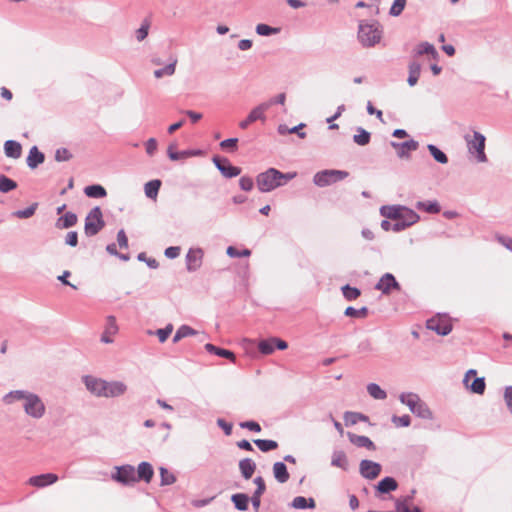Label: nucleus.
<instances>
[{"instance_id":"f257e3e1","label":"nucleus","mask_w":512,"mask_h":512,"mask_svg":"<svg viewBox=\"0 0 512 512\" xmlns=\"http://www.w3.org/2000/svg\"><path fill=\"white\" fill-rule=\"evenodd\" d=\"M2 402L5 405H13L19 402L25 415L34 420L42 419L47 412L46 404L42 397L30 390L10 391L2 397Z\"/></svg>"},{"instance_id":"f03ea898","label":"nucleus","mask_w":512,"mask_h":512,"mask_svg":"<svg viewBox=\"0 0 512 512\" xmlns=\"http://www.w3.org/2000/svg\"><path fill=\"white\" fill-rule=\"evenodd\" d=\"M297 176L296 172L282 173L275 168H269L256 178L257 187L261 192H270Z\"/></svg>"},{"instance_id":"7ed1b4c3","label":"nucleus","mask_w":512,"mask_h":512,"mask_svg":"<svg viewBox=\"0 0 512 512\" xmlns=\"http://www.w3.org/2000/svg\"><path fill=\"white\" fill-rule=\"evenodd\" d=\"M380 213L387 219L399 218L408 227L417 223L420 219L419 215L415 211L401 205L382 206Z\"/></svg>"},{"instance_id":"20e7f679","label":"nucleus","mask_w":512,"mask_h":512,"mask_svg":"<svg viewBox=\"0 0 512 512\" xmlns=\"http://www.w3.org/2000/svg\"><path fill=\"white\" fill-rule=\"evenodd\" d=\"M402 404L406 405L416 416L423 419H432L433 414L426 403L415 393H402L399 397Z\"/></svg>"},{"instance_id":"39448f33","label":"nucleus","mask_w":512,"mask_h":512,"mask_svg":"<svg viewBox=\"0 0 512 512\" xmlns=\"http://www.w3.org/2000/svg\"><path fill=\"white\" fill-rule=\"evenodd\" d=\"M464 140L467 144L468 152L473 155L479 163L488 161L485 154L486 138L480 132L474 131L472 135L466 134Z\"/></svg>"},{"instance_id":"423d86ee","label":"nucleus","mask_w":512,"mask_h":512,"mask_svg":"<svg viewBox=\"0 0 512 512\" xmlns=\"http://www.w3.org/2000/svg\"><path fill=\"white\" fill-rule=\"evenodd\" d=\"M382 37V32L377 22L361 23L359 25L358 38L362 45L366 47L374 46L379 43Z\"/></svg>"},{"instance_id":"0eeeda50","label":"nucleus","mask_w":512,"mask_h":512,"mask_svg":"<svg viewBox=\"0 0 512 512\" xmlns=\"http://www.w3.org/2000/svg\"><path fill=\"white\" fill-rule=\"evenodd\" d=\"M349 176V173L343 170L327 169L317 172L313 177L316 186L325 187L341 181Z\"/></svg>"},{"instance_id":"6e6552de","label":"nucleus","mask_w":512,"mask_h":512,"mask_svg":"<svg viewBox=\"0 0 512 512\" xmlns=\"http://www.w3.org/2000/svg\"><path fill=\"white\" fill-rule=\"evenodd\" d=\"M104 227L102 211L99 207H94L85 219V234L87 236L96 235Z\"/></svg>"},{"instance_id":"1a4fd4ad","label":"nucleus","mask_w":512,"mask_h":512,"mask_svg":"<svg viewBox=\"0 0 512 512\" xmlns=\"http://www.w3.org/2000/svg\"><path fill=\"white\" fill-rule=\"evenodd\" d=\"M111 479L122 484L130 485L137 482L136 470L132 465L116 466Z\"/></svg>"},{"instance_id":"9d476101","label":"nucleus","mask_w":512,"mask_h":512,"mask_svg":"<svg viewBox=\"0 0 512 512\" xmlns=\"http://www.w3.org/2000/svg\"><path fill=\"white\" fill-rule=\"evenodd\" d=\"M83 382L86 389L96 397H105L106 380L94 376H84Z\"/></svg>"},{"instance_id":"9b49d317","label":"nucleus","mask_w":512,"mask_h":512,"mask_svg":"<svg viewBox=\"0 0 512 512\" xmlns=\"http://www.w3.org/2000/svg\"><path fill=\"white\" fill-rule=\"evenodd\" d=\"M427 328L439 335L445 336L451 332L452 324L445 317H433L427 321Z\"/></svg>"},{"instance_id":"f8f14e48","label":"nucleus","mask_w":512,"mask_h":512,"mask_svg":"<svg viewBox=\"0 0 512 512\" xmlns=\"http://www.w3.org/2000/svg\"><path fill=\"white\" fill-rule=\"evenodd\" d=\"M213 163L224 177L232 178L238 176L241 173V169L231 165L230 161L226 158L215 156L213 157Z\"/></svg>"},{"instance_id":"ddd939ff","label":"nucleus","mask_w":512,"mask_h":512,"mask_svg":"<svg viewBox=\"0 0 512 512\" xmlns=\"http://www.w3.org/2000/svg\"><path fill=\"white\" fill-rule=\"evenodd\" d=\"M267 111L266 104H259L253 108L248 114L247 118L239 123L241 129H247L249 125L257 120L264 122L266 120L265 112Z\"/></svg>"},{"instance_id":"4468645a","label":"nucleus","mask_w":512,"mask_h":512,"mask_svg":"<svg viewBox=\"0 0 512 512\" xmlns=\"http://www.w3.org/2000/svg\"><path fill=\"white\" fill-rule=\"evenodd\" d=\"M476 374V370H468L464 376L463 383L466 386V388L470 389L473 393L481 395L484 393L486 387L484 378H476L471 384H469L470 378L472 376H475Z\"/></svg>"},{"instance_id":"2eb2a0df","label":"nucleus","mask_w":512,"mask_h":512,"mask_svg":"<svg viewBox=\"0 0 512 512\" xmlns=\"http://www.w3.org/2000/svg\"><path fill=\"white\" fill-rule=\"evenodd\" d=\"M375 289L380 290L383 294H389L392 289L399 290L400 285L391 273H386L380 278Z\"/></svg>"},{"instance_id":"dca6fc26","label":"nucleus","mask_w":512,"mask_h":512,"mask_svg":"<svg viewBox=\"0 0 512 512\" xmlns=\"http://www.w3.org/2000/svg\"><path fill=\"white\" fill-rule=\"evenodd\" d=\"M203 250L200 248L190 249L186 255V266L190 272L198 270L202 265Z\"/></svg>"},{"instance_id":"f3484780","label":"nucleus","mask_w":512,"mask_h":512,"mask_svg":"<svg viewBox=\"0 0 512 512\" xmlns=\"http://www.w3.org/2000/svg\"><path fill=\"white\" fill-rule=\"evenodd\" d=\"M381 472V465L371 460L360 462V473L364 478L375 479Z\"/></svg>"},{"instance_id":"a211bd4d","label":"nucleus","mask_w":512,"mask_h":512,"mask_svg":"<svg viewBox=\"0 0 512 512\" xmlns=\"http://www.w3.org/2000/svg\"><path fill=\"white\" fill-rule=\"evenodd\" d=\"M391 146L396 150L399 158H409L410 152L417 150L419 144L415 140H409L403 143L391 142Z\"/></svg>"},{"instance_id":"6ab92c4d","label":"nucleus","mask_w":512,"mask_h":512,"mask_svg":"<svg viewBox=\"0 0 512 512\" xmlns=\"http://www.w3.org/2000/svg\"><path fill=\"white\" fill-rule=\"evenodd\" d=\"M58 481V476L54 473H46L32 476L28 480V484L37 488H43L52 485Z\"/></svg>"},{"instance_id":"aec40b11","label":"nucleus","mask_w":512,"mask_h":512,"mask_svg":"<svg viewBox=\"0 0 512 512\" xmlns=\"http://www.w3.org/2000/svg\"><path fill=\"white\" fill-rule=\"evenodd\" d=\"M127 385L122 381H106L105 398H114L127 392Z\"/></svg>"},{"instance_id":"412c9836","label":"nucleus","mask_w":512,"mask_h":512,"mask_svg":"<svg viewBox=\"0 0 512 512\" xmlns=\"http://www.w3.org/2000/svg\"><path fill=\"white\" fill-rule=\"evenodd\" d=\"M167 153H168L169 158L172 161H176V160H179V159H182V158L202 155V151L201 150H185V151L178 152V151H176V145L175 144H170L169 145V147L167 149Z\"/></svg>"},{"instance_id":"4be33fe9","label":"nucleus","mask_w":512,"mask_h":512,"mask_svg":"<svg viewBox=\"0 0 512 512\" xmlns=\"http://www.w3.org/2000/svg\"><path fill=\"white\" fill-rule=\"evenodd\" d=\"M154 475L153 467L148 462H141L136 470L137 481L143 480L149 483Z\"/></svg>"},{"instance_id":"5701e85b","label":"nucleus","mask_w":512,"mask_h":512,"mask_svg":"<svg viewBox=\"0 0 512 512\" xmlns=\"http://www.w3.org/2000/svg\"><path fill=\"white\" fill-rule=\"evenodd\" d=\"M118 331V326L116 324V319L113 316H109L107 318V325L105 332L101 337V341L104 343H111L113 341L112 336L115 335Z\"/></svg>"},{"instance_id":"b1692460","label":"nucleus","mask_w":512,"mask_h":512,"mask_svg":"<svg viewBox=\"0 0 512 512\" xmlns=\"http://www.w3.org/2000/svg\"><path fill=\"white\" fill-rule=\"evenodd\" d=\"M44 154L38 150L36 146H33L27 157V165L31 169H35L39 164L44 162Z\"/></svg>"},{"instance_id":"393cba45","label":"nucleus","mask_w":512,"mask_h":512,"mask_svg":"<svg viewBox=\"0 0 512 512\" xmlns=\"http://www.w3.org/2000/svg\"><path fill=\"white\" fill-rule=\"evenodd\" d=\"M348 438L351 443L358 447H364L368 450H375L374 443L367 436L348 433Z\"/></svg>"},{"instance_id":"a878e982","label":"nucleus","mask_w":512,"mask_h":512,"mask_svg":"<svg viewBox=\"0 0 512 512\" xmlns=\"http://www.w3.org/2000/svg\"><path fill=\"white\" fill-rule=\"evenodd\" d=\"M4 151L7 157L17 159L21 156L22 147L14 140H7L4 144Z\"/></svg>"},{"instance_id":"bb28decb","label":"nucleus","mask_w":512,"mask_h":512,"mask_svg":"<svg viewBox=\"0 0 512 512\" xmlns=\"http://www.w3.org/2000/svg\"><path fill=\"white\" fill-rule=\"evenodd\" d=\"M239 469L245 479H250L255 472L256 464L250 458H245L239 462Z\"/></svg>"},{"instance_id":"cd10ccee","label":"nucleus","mask_w":512,"mask_h":512,"mask_svg":"<svg viewBox=\"0 0 512 512\" xmlns=\"http://www.w3.org/2000/svg\"><path fill=\"white\" fill-rule=\"evenodd\" d=\"M273 474L279 483H285L289 480V473L287 467L283 462H276L273 465Z\"/></svg>"},{"instance_id":"c85d7f7f","label":"nucleus","mask_w":512,"mask_h":512,"mask_svg":"<svg viewBox=\"0 0 512 512\" xmlns=\"http://www.w3.org/2000/svg\"><path fill=\"white\" fill-rule=\"evenodd\" d=\"M331 465L334 467L341 468L343 470L348 469V459L345 452L339 450L334 451L331 457Z\"/></svg>"},{"instance_id":"c756f323","label":"nucleus","mask_w":512,"mask_h":512,"mask_svg":"<svg viewBox=\"0 0 512 512\" xmlns=\"http://www.w3.org/2000/svg\"><path fill=\"white\" fill-rule=\"evenodd\" d=\"M77 220L78 218L75 213L67 212L57 220L56 226L60 229L70 228L77 223Z\"/></svg>"},{"instance_id":"7c9ffc66","label":"nucleus","mask_w":512,"mask_h":512,"mask_svg":"<svg viewBox=\"0 0 512 512\" xmlns=\"http://www.w3.org/2000/svg\"><path fill=\"white\" fill-rule=\"evenodd\" d=\"M416 208L430 214L439 213L441 207L437 201H418Z\"/></svg>"},{"instance_id":"2f4dec72","label":"nucleus","mask_w":512,"mask_h":512,"mask_svg":"<svg viewBox=\"0 0 512 512\" xmlns=\"http://www.w3.org/2000/svg\"><path fill=\"white\" fill-rule=\"evenodd\" d=\"M291 506L295 509L315 508L316 504L313 498L297 496L293 499Z\"/></svg>"},{"instance_id":"473e14b6","label":"nucleus","mask_w":512,"mask_h":512,"mask_svg":"<svg viewBox=\"0 0 512 512\" xmlns=\"http://www.w3.org/2000/svg\"><path fill=\"white\" fill-rule=\"evenodd\" d=\"M161 186L160 180H151L144 186L145 195L150 199H156Z\"/></svg>"},{"instance_id":"72a5a7b5","label":"nucleus","mask_w":512,"mask_h":512,"mask_svg":"<svg viewBox=\"0 0 512 512\" xmlns=\"http://www.w3.org/2000/svg\"><path fill=\"white\" fill-rule=\"evenodd\" d=\"M176 64H177V59L174 58L173 60H171V62L166 65L164 68H161V69H157L154 71V76L155 78L157 79H160L164 76H172L174 73H175V70H176Z\"/></svg>"},{"instance_id":"f704fd0d","label":"nucleus","mask_w":512,"mask_h":512,"mask_svg":"<svg viewBox=\"0 0 512 512\" xmlns=\"http://www.w3.org/2000/svg\"><path fill=\"white\" fill-rule=\"evenodd\" d=\"M205 349L210 353H214L220 357H224V358L230 359L232 361H235V355L230 350L218 348L210 343L205 345Z\"/></svg>"},{"instance_id":"c9c22d12","label":"nucleus","mask_w":512,"mask_h":512,"mask_svg":"<svg viewBox=\"0 0 512 512\" xmlns=\"http://www.w3.org/2000/svg\"><path fill=\"white\" fill-rule=\"evenodd\" d=\"M396 488L397 482L391 477H385L377 485V489L381 493H388L390 491H394Z\"/></svg>"},{"instance_id":"e433bc0d","label":"nucleus","mask_w":512,"mask_h":512,"mask_svg":"<svg viewBox=\"0 0 512 512\" xmlns=\"http://www.w3.org/2000/svg\"><path fill=\"white\" fill-rule=\"evenodd\" d=\"M367 392L372 398L377 400H384L387 397V393L376 383L368 384Z\"/></svg>"},{"instance_id":"4c0bfd02","label":"nucleus","mask_w":512,"mask_h":512,"mask_svg":"<svg viewBox=\"0 0 512 512\" xmlns=\"http://www.w3.org/2000/svg\"><path fill=\"white\" fill-rule=\"evenodd\" d=\"M231 500L238 510H240V511L247 510L249 498L246 494H243V493L234 494V495H232Z\"/></svg>"},{"instance_id":"58836bf2","label":"nucleus","mask_w":512,"mask_h":512,"mask_svg":"<svg viewBox=\"0 0 512 512\" xmlns=\"http://www.w3.org/2000/svg\"><path fill=\"white\" fill-rule=\"evenodd\" d=\"M85 194L90 198H102L106 196V190L101 185H90L84 189Z\"/></svg>"},{"instance_id":"ea45409f","label":"nucleus","mask_w":512,"mask_h":512,"mask_svg":"<svg viewBox=\"0 0 512 512\" xmlns=\"http://www.w3.org/2000/svg\"><path fill=\"white\" fill-rule=\"evenodd\" d=\"M420 71L421 66L419 63L412 62L409 65V77L407 81L410 86H414L417 83L420 76Z\"/></svg>"},{"instance_id":"a19ab883","label":"nucleus","mask_w":512,"mask_h":512,"mask_svg":"<svg viewBox=\"0 0 512 512\" xmlns=\"http://www.w3.org/2000/svg\"><path fill=\"white\" fill-rule=\"evenodd\" d=\"M357 131L358 134L353 136L354 142L360 146L367 145L370 142V133L361 127H359Z\"/></svg>"},{"instance_id":"79ce46f5","label":"nucleus","mask_w":512,"mask_h":512,"mask_svg":"<svg viewBox=\"0 0 512 512\" xmlns=\"http://www.w3.org/2000/svg\"><path fill=\"white\" fill-rule=\"evenodd\" d=\"M427 148L430 154L437 162L441 164H446L448 162V157L446 156V154L442 152L440 149H438L435 145L429 144Z\"/></svg>"},{"instance_id":"37998d69","label":"nucleus","mask_w":512,"mask_h":512,"mask_svg":"<svg viewBox=\"0 0 512 512\" xmlns=\"http://www.w3.org/2000/svg\"><path fill=\"white\" fill-rule=\"evenodd\" d=\"M254 443L263 452H268L278 447L277 442L274 440L256 439Z\"/></svg>"},{"instance_id":"c03bdc74","label":"nucleus","mask_w":512,"mask_h":512,"mask_svg":"<svg viewBox=\"0 0 512 512\" xmlns=\"http://www.w3.org/2000/svg\"><path fill=\"white\" fill-rule=\"evenodd\" d=\"M17 187V183L6 177L5 175L0 176V191L2 193H8Z\"/></svg>"},{"instance_id":"a18cd8bd","label":"nucleus","mask_w":512,"mask_h":512,"mask_svg":"<svg viewBox=\"0 0 512 512\" xmlns=\"http://www.w3.org/2000/svg\"><path fill=\"white\" fill-rule=\"evenodd\" d=\"M37 203H34L32 204L31 206L27 207L26 209H23V210H17L15 212H13V216L16 217V218H19V219H27V218H30L32 217L34 214H35V211H36V208H37Z\"/></svg>"},{"instance_id":"49530a36","label":"nucleus","mask_w":512,"mask_h":512,"mask_svg":"<svg viewBox=\"0 0 512 512\" xmlns=\"http://www.w3.org/2000/svg\"><path fill=\"white\" fill-rule=\"evenodd\" d=\"M259 351L264 355H269L273 353L275 344L273 338L262 340L258 344Z\"/></svg>"},{"instance_id":"de8ad7c7","label":"nucleus","mask_w":512,"mask_h":512,"mask_svg":"<svg viewBox=\"0 0 512 512\" xmlns=\"http://www.w3.org/2000/svg\"><path fill=\"white\" fill-rule=\"evenodd\" d=\"M160 477H161V485H171L176 481V477L169 472L166 468L160 467L159 468Z\"/></svg>"},{"instance_id":"09e8293b","label":"nucleus","mask_w":512,"mask_h":512,"mask_svg":"<svg viewBox=\"0 0 512 512\" xmlns=\"http://www.w3.org/2000/svg\"><path fill=\"white\" fill-rule=\"evenodd\" d=\"M413 495L406 496L402 499H398L396 501V512H411L409 507L410 502L412 501Z\"/></svg>"},{"instance_id":"8fccbe9b","label":"nucleus","mask_w":512,"mask_h":512,"mask_svg":"<svg viewBox=\"0 0 512 512\" xmlns=\"http://www.w3.org/2000/svg\"><path fill=\"white\" fill-rule=\"evenodd\" d=\"M365 419H366V417L363 414L357 413V412H346L344 414V420H345L346 425H354L358 421H362Z\"/></svg>"},{"instance_id":"3c124183","label":"nucleus","mask_w":512,"mask_h":512,"mask_svg":"<svg viewBox=\"0 0 512 512\" xmlns=\"http://www.w3.org/2000/svg\"><path fill=\"white\" fill-rule=\"evenodd\" d=\"M342 292H343L344 297L350 301L355 300L360 296V290L358 288L351 287L349 285L343 286Z\"/></svg>"},{"instance_id":"603ef678","label":"nucleus","mask_w":512,"mask_h":512,"mask_svg":"<svg viewBox=\"0 0 512 512\" xmlns=\"http://www.w3.org/2000/svg\"><path fill=\"white\" fill-rule=\"evenodd\" d=\"M367 312L368 310L366 307H362L361 309L347 307L345 310V315L348 317L363 318L367 315Z\"/></svg>"},{"instance_id":"864d4df0","label":"nucleus","mask_w":512,"mask_h":512,"mask_svg":"<svg viewBox=\"0 0 512 512\" xmlns=\"http://www.w3.org/2000/svg\"><path fill=\"white\" fill-rule=\"evenodd\" d=\"M406 5V0H394L391 8H390V15L392 16H399L402 11L404 10Z\"/></svg>"},{"instance_id":"5fc2aeb1","label":"nucleus","mask_w":512,"mask_h":512,"mask_svg":"<svg viewBox=\"0 0 512 512\" xmlns=\"http://www.w3.org/2000/svg\"><path fill=\"white\" fill-rule=\"evenodd\" d=\"M417 53L420 55L429 54V55H432L433 57H435L437 55V52H436L434 46L428 42L421 43L418 46Z\"/></svg>"},{"instance_id":"6e6d98bb","label":"nucleus","mask_w":512,"mask_h":512,"mask_svg":"<svg viewBox=\"0 0 512 512\" xmlns=\"http://www.w3.org/2000/svg\"><path fill=\"white\" fill-rule=\"evenodd\" d=\"M228 256L234 257H248L251 255L249 249H243L242 251L237 250L234 246H229L226 250Z\"/></svg>"},{"instance_id":"4d7b16f0","label":"nucleus","mask_w":512,"mask_h":512,"mask_svg":"<svg viewBox=\"0 0 512 512\" xmlns=\"http://www.w3.org/2000/svg\"><path fill=\"white\" fill-rule=\"evenodd\" d=\"M72 158V154L66 148H59L55 152V160L57 162H66Z\"/></svg>"},{"instance_id":"13d9d810","label":"nucleus","mask_w":512,"mask_h":512,"mask_svg":"<svg viewBox=\"0 0 512 512\" xmlns=\"http://www.w3.org/2000/svg\"><path fill=\"white\" fill-rule=\"evenodd\" d=\"M392 422L398 427H408L411 423V419L408 415L393 416Z\"/></svg>"},{"instance_id":"bf43d9fd","label":"nucleus","mask_w":512,"mask_h":512,"mask_svg":"<svg viewBox=\"0 0 512 512\" xmlns=\"http://www.w3.org/2000/svg\"><path fill=\"white\" fill-rule=\"evenodd\" d=\"M256 32H257V34H259L261 36H269L271 34L276 33L277 29L272 28L266 24H258L256 26Z\"/></svg>"},{"instance_id":"052dcab7","label":"nucleus","mask_w":512,"mask_h":512,"mask_svg":"<svg viewBox=\"0 0 512 512\" xmlns=\"http://www.w3.org/2000/svg\"><path fill=\"white\" fill-rule=\"evenodd\" d=\"M285 100H286V94L285 93H280L277 96L269 99L268 101L263 102L262 104H266L267 105V110H268L274 104L284 105L285 104Z\"/></svg>"},{"instance_id":"680f3d73","label":"nucleus","mask_w":512,"mask_h":512,"mask_svg":"<svg viewBox=\"0 0 512 512\" xmlns=\"http://www.w3.org/2000/svg\"><path fill=\"white\" fill-rule=\"evenodd\" d=\"M172 330H173V326L171 324L167 325L163 329H158L156 334L159 338V341L161 343L165 342L167 340V338L169 337V335L171 334Z\"/></svg>"},{"instance_id":"e2e57ef3","label":"nucleus","mask_w":512,"mask_h":512,"mask_svg":"<svg viewBox=\"0 0 512 512\" xmlns=\"http://www.w3.org/2000/svg\"><path fill=\"white\" fill-rule=\"evenodd\" d=\"M149 24L144 22L139 29L136 30V39L140 42L148 36Z\"/></svg>"},{"instance_id":"0e129e2a","label":"nucleus","mask_w":512,"mask_h":512,"mask_svg":"<svg viewBox=\"0 0 512 512\" xmlns=\"http://www.w3.org/2000/svg\"><path fill=\"white\" fill-rule=\"evenodd\" d=\"M240 188L244 191H250L252 190L254 186L253 179L247 176H243L239 180Z\"/></svg>"},{"instance_id":"69168bd1","label":"nucleus","mask_w":512,"mask_h":512,"mask_svg":"<svg viewBox=\"0 0 512 512\" xmlns=\"http://www.w3.org/2000/svg\"><path fill=\"white\" fill-rule=\"evenodd\" d=\"M237 142H238L237 138H229V139L223 140L220 143V147L222 149H231L232 151H234L237 148Z\"/></svg>"},{"instance_id":"338daca9","label":"nucleus","mask_w":512,"mask_h":512,"mask_svg":"<svg viewBox=\"0 0 512 512\" xmlns=\"http://www.w3.org/2000/svg\"><path fill=\"white\" fill-rule=\"evenodd\" d=\"M65 243L71 247H75L78 244V234L76 231L68 232L65 238Z\"/></svg>"},{"instance_id":"774afa93","label":"nucleus","mask_w":512,"mask_h":512,"mask_svg":"<svg viewBox=\"0 0 512 512\" xmlns=\"http://www.w3.org/2000/svg\"><path fill=\"white\" fill-rule=\"evenodd\" d=\"M496 239L501 245H503L508 250L512 251V238L498 235Z\"/></svg>"}]
</instances>
